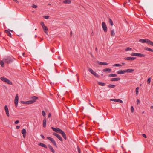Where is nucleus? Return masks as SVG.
I'll list each match as a JSON object with an SVG mask.
<instances>
[{
    "mask_svg": "<svg viewBox=\"0 0 153 153\" xmlns=\"http://www.w3.org/2000/svg\"><path fill=\"white\" fill-rule=\"evenodd\" d=\"M110 101H112L114 102H120V103H123V101L119 99H111L110 100Z\"/></svg>",
    "mask_w": 153,
    "mask_h": 153,
    "instance_id": "nucleus-11",
    "label": "nucleus"
},
{
    "mask_svg": "<svg viewBox=\"0 0 153 153\" xmlns=\"http://www.w3.org/2000/svg\"><path fill=\"white\" fill-rule=\"evenodd\" d=\"M58 58L59 59H60V56H58Z\"/></svg>",
    "mask_w": 153,
    "mask_h": 153,
    "instance_id": "nucleus-59",
    "label": "nucleus"
},
{
    "mask_svg": "<svg viewBox=\"0 0 153 153\" xmlns=\"http://www.w3.org/2000/svg\"><path fill=\"white\" fill-rule=\"evenodd\" d=\"M31 7L33 8H36L37 7V6L35 4H33L32 6Z\"/></svg>",
    "mask_w": 153,
    "mask_h": 153,
    "instance_id": "nucleus-42",
    "label": "nucleus"
},
{
    "mask_svg": "<svg viewBox=\"0 0 153 153\" xmlns=\"http://www.w3.org/2000/svg\"><path fill=\"white\" fill-rule=\"evenodd\" d=\"M120 79V78H114L111 79V81H118Z\"/></svg>",
    "mask_w": 153,
    "mask_h": 153,
    "instance_id": "nucleus-21",
    "label": "nucleus"
},
{
    "mask_svg": "<svg viewBox=\"0 0 153 153\" xmlns=\"http://www.w3.org/2000/svg\"><path fill=\"white\" fill-rule=\"evenodd\" d=\"M49 16H43L44 18L46 19H48L49 18Z\"/></svg>",
    "mask_w": 153,
    "mask_h": 153,
    "instance_id": "nucleus-41",
    "label": "nucleus"
},
{
    "mask_svg": "<svg viewBox=\"0 0 153 153\" xmlns=\"http://www.w3.org/2000/svg\"><path fill=\"white\" fill-rule=\"evenodd\" d=\"M18 94H16V96L14 100V103L16 107H17L18 106Z\"/></svg>",
    "mask_w": 153,
    "mask_h": 153,
    "instance_id": "nucleus-5",
    "label": "nucleus"
},
{
    "mask_svg": "<svg viewBox=\"0 0 153 153\" xmlns=\"http://www.w3.org/2000/svg\"><path fill=\"white\" fill-rule=\"evenodd\" d=\"M51 113H49L48 114V118H50L51 117Z\"/></svg>",
    "mask_w": 153,
    "mask_h": 153,
    "instance_id": "nucleus-52",
    "label": "nucleus"
},
{
    "mask_svg": "<svg viewBox=\"0 0 153 153\" xmlns=\"http://www.w3.org/2000/svg\"><path fill=\"white\" fill-rule=\"evenodd\" d=\"M79 76H78L77 77V81H78V82H79Z\"/></svg>",
    "mask_w": 153,
    "mask_h": 153,
    "instance_id": "nucleus-57",
    "label": "nucleus"
},
{
    "mask_svg": "<svg viewBox=\"0 0 153 153\" xmlns=\"http://www.w3.org/2000/svg\"><path fill=\"white\" fill-rule=\"evenodd\" d=\"M47 31H44L46 33V34H47V35H48V32Z\"/></svg>",
    "mask_w": 153,
    "mask_h": 153,
    "instance_id": "nucleus-55",
    "label": "nucleus"
},
{
    "mask_svg": "<svg viewBox=\"0 0 153 153\" xmlns=\"http://www.w3.org/2000/svg\"><path fill=\"white\" fill-rule=\"evenodd\" d=\"M137 53H132L131 54V55L132 56H137Z\"/></svg>",
    "mask_w": 153,
    "mask_h": 153,
    "instance_id": "nucleus-38",
    "label": "nucleus"
},
{
    "mask_svg": "<svg viewBox=\"0 0 153 153\" xmlns=\"http://www.w3.org/2000/svg\"><path fill=\"white\" fill-rule=\"evenodd\" d=\"M97 63H98V64L99 65H107L108 64L107 63H106V62H99V61L97 62Z\"/></svg>",
    "mask_w": 153,
    "mask_h": 153,
    "instance_id": "nucleus-16",
    "label": "nucleus"
},
{
    "mask_svg": "<svg viewBox=\"0 0 153 153\" xmlns=\"http://www.w3.org/2000/svg\"><path fill=\"white\" fill-rule=\"evenodd\" d=\"M77 150H78V153L80 152L81 150H80V148H79V147L78 146H77Z\"/></svg>",
    "mask_w": 153,
    "mask_h": 153,
    "instance_id": "nucleus-44",
    "label": "nucleus"
},
{
    "mask_svg": "<svg viewBox=\"0 0 153 153\" xmlns=\"http://www.w3.org/2000/svg\"><path fill=\"white\" fill-rule=\"evenodd\" d=\"M15 59L13 58H11L10 56H7L4 58L2 59V60L0 61V65L1 67H4V64H9L11 63Z\"/></svg>",
    "mask_w": 153,
    "mask_h": 153,
    "instance_id": "nucleus-1",
    "label": "nucleus"
},
{
    "mask_svg": "<svg viewBox=\"0 0 153 153\" xmlns=\"http://www.w3.org/2000/svg\"><path fill=\"white\" fill-rule=\"evenodd\" d=\"M148 82L149 83H150L151 82V79L150 78H149L147 80Z\"/></svg>",
    "mask_w": 153,
    "mask_h": 153,
    "instance_id": "nucleus-46",
    "label": "nucleus"
},
{
    "mask_svg": "<svg viewBox=\"0 0 153 153\" xmlns=\"http://www.w3.org/2000/svg\"><path fill=\"white\" fill-rule=\"evenodd\" d=\"M41 137L42 138V139H44L45 138V137L42 134H41V135H40Z\"/></svg>",
    "mask_w": 153,
    "mask_h": 153,
    "instance_id": "nucleus-49",
    "label": "nucleus"
},
{
    "mask_svg": "<svg viewBox=\"0 0 153 153\" xmlns=\"http://www.w3.org/2000/svg\"><path fill=\"white\" fill-rule=\"evenodd\" d=\"M95 51L97 52H98V49H97V48L96 47L95 48Z\"/></svg>",
    "mask_w": 153,
    "mask_h": 153,
    "instance_id": "nucleus-54",
    "label": "nucleus"
},
{
    "mask_svg": "<svg viewBox=\"0 0 153 153\" xmlns=\"http://www.w3.org/2000/svg\"><path fill=\"white\" fill-rule=\"evenodd\" d=\"M46 120L45 118L43 120V125L44 127H45L46 126Z\"/></svg>",
    "mask_w": 153,
    "mask_h": 153,
    "instance_id": "nucleus-24",
    "label": "nucleus"
},
{
    "mask_svg": "<svg viewBox=\"0 0 153 153\" xmlns=\"http://www.w3.org/2000/svg\"><path fill=\"white\" fill-rule=\"evenodd\" d=\"M19 121L18 120H16V121H15V124H17L18 123H19Z\"/></svg>",
    "mask_w": 153,
    "mask_h": 153,
    "instance_id": "nucleus-48",
    "label": "nucleus"
},
{
    "mask_svg": "<svg viewBox=\"0 0 153 153\" xmlns=\"http://www.w3.org/2000/svg\"><path fill=\"white\" fill-rule=\"evenodd\" d=\"M59 133L61 134L62 135L65 140H66L67 139L66 135L65 133L63 131L61 130L60 131V132Z\"/></svg>",
    "mask_w": 153,
    "mask_h": 153,
    "instance_id": "nucleus-13",
    "label": "nucleus"
},
{
    "mask_svg": "<svg viewBox=\"0 0 153 153\" xmlns=\"http://www.w3.org/2000/svg\"><path fill=\"white\" fill-rule=\"evenodd\" d=\"M137 104L138 103H139L140 102V101H139V100L138 99L137 100Z\"/></svg>",
    "mask_w": 153,
    "mask_h": 153,
    "instance_id": "nucleus-53",
    "label": "nucleus"
},
{
    "mask_svg": "<svg viewBox=\"0 0 153 153\" xmlns=\"http://www.w3.org/2000/svg\"><path fill=\"white\" fill-rule=\"evenodd\" d=\"M134 111V108L133 106L131 107V111L132 113H133Z\"/></svg>",
    "mask_w": 153,
    "mask_h": 153,
    "instance_id": "nucleus-43",
    "label": "nucleus"
},
{
    "mask_svg": "<svg viewBox=\"0 0 153 153\" xmlns=\"http://www.w3.org/2000/svg\"><path fill=\"white\" fill-rule=\"evenodd\" d=\"M38 98L36 96H33L30 97V99L33 100H36L38 99Z\"/></svg>",
    "mask_w": 153,
    "mask_h": 153,
    "instance_id": "nucleus-26",
    "label": "nucleus"
},
{
    "mask_svg": "<svg viewBox=\"0 0 153 153\" xmlns=\"http://www.w3.org/2000/svg\"><path fill=\"white\" fill-rule=\"evenodd\" d=\"M125 64V63H124V62H123L122 63V64L124 65Z\"/></svg>",
    "mask_w": 153,
    "mask_h": 153,
    "instance_id": "nucleus-62",
    "label": "nucleus"
},
{
    "mask_svg": "<svg viewBox=\"0 0 153 153\" xmlns=\"http://www.w3.org/2000/svg\"><path fill=\"white\" fill-rule=\"evenodd\" d=\"M5 32L7 34L8 36L10 37H12L10 31L8 30H5Z\"/></svg>",
    "mask_w": 153,
    "mask_h": 153,
    "instance_id": "nucleus-15",
    "label": "nucleus"
},
{
    "mask_svg": "<svg viewBox=\"0 0 153 153\" xmlns=\"http://www.w3.org/2000/svg\"><path fill=\"white\" fill-rule=\"evenodd\" d=\"M131 1L130 0H128V2H130V3H131Z\"/></svg>",
    "mask_w": 153,
    "mask_h": 153,
    "instance_id": "nucleus-61",
    "label": "nucleus"
},
{
    "mask_svg": "<svg viewBox=\"0 0 153 153\" xmlns=\"http://www.w3.org/2000/svg\"><path fill=\"white\" fill-rule=\"evenodd\" d=\"M26 134H23V137H24V138H25V137H26Z\"/></svg>",
    "mask_w": 153,
    "mask_h": 153,
    "instance_id": "nucleus-56",
    "label": "nucleus"
},
{
    "mask_svg": "<svg viewBox=\"0 0 153 153\" xmlns=\"http://www.w3.org/2000/svg\"><path fill=\"white\" fill-rule=\"evenodd\" d=\"M139 89V88L138 87H137L136 88L135 92H136V95H138V92H139V91H138Z\"/></svg>",
    "mask_w": 153,
    "mask_h": 153,
    "instance_id": "nucleus-31",
    "label": "nucleus"
},
{
    "mask_svg": "<svg viewBox=\"0 0 153 153\" xmlns=\"http://www.w3.org/2000/svg\"><path fill=\"white\" fill-rule=\"evenodd\" d=\"M131 50L132 48L129 47H128L125 49L126 51H131Z\"/></svg>",
    "mask_w": 153,
    "mask_h": 153,
    "instance_id": "nucleus-37",
    "label": "nucleus"
},
{
    "mask_svg": "<svg viewBox=\"0 0 153 153\" xmlns=\"http://www.w3.org/2000/svg\"><path fill=\"white\" fill-rule=\"evenodd\" d=\"M136 56L140 57H145V55L140 53H137Z\"/></svg>",
    "mask_w": 153,
    "mask_h": 153,
    "instance_id": "nucleus-20",
    "label": "nucleus"
},
{
    "mask_svg": "<svg viewBox=\"0 0 153 153\" xmlns=\"http://www.w3.org/2000/svg\"><path fill=\"white\" fill-rule=\"evenodd\" d=\"M42 28L44 30V31H48V29L47 26H44L42 27Z\"/></svg>",
    "mask_w": 153,
    "mask_h": 153,
    "instance_id": "nucleus-33",
    "label": "nucleus"
},
{
    "mask_svg": "<svg viewBox=\"0 0 153 153\" xmlns=\"http://www.w3.org/2000/svg\"><path fill=\"white\" fill-rule=\"evenodd\" d=\"M102 25L104 32H106L107 31V27L105 23L104 22H102Z\"/></svg>",
    "mask_w": 153,
    "mask_h": 153,
    "instance_id": "nucleus-6",
    "label": "nucleus"
},
{
    "mask_svg": "<svg viewBox=\"0 0 153 153\" xmlns=\"http://www.w3.org/2000/svg\"><path fill=\"white\" fill-rule=\"evenodd\" d=\"M134 69H127L125 70V72L130 73L134 71Z\"/></svg>",
    "mask_w": 153,
    "mask_h": 153,
    "instance_id": "nucleus-17",
    "label": "nucleus"
},
{
    "mask_svg": "<svg viewBox=\"0 0 153 153\" xmlns=\"http://www.w3.org/2000/svg\"><path fill=\"white\" fill-rule=\"evenodd\" d=\"M51 128L54 131L59 133H60V131L62 130L59 128H56L53 127H51Z\"/></svg>",
    "mask_w": 153,
    "mask_h": 153,
    "instance_id": "nucleus-10",
    "label": "nucleus"
},
{
    "mask_svg": "<svg viewBox=\"0 0 153 153\" xmlns=\"http://www.w3.org/2000/svg\"><path fill=\"white\" fill-rule=\"evenodd\" d=\"M36 101L35 100H30L28 101H27V104H31L34 103Z\"/></svg>",
    "mask_w": 153,
    "mask_h": 153,
    "instance_id": "nucleus-18",
    "label": "nucleus"
},
{
    "mask_svg": "<svg viewBox=\"0 0 153 153\" xmlns=\"http://www.w3.org/2000/svg\"><path fill=\"white\" fill-rule=\"evenodd\" d=\"M139 41L140 42L142 43H146L150 45L153 46V42L148 39H139Z\"/></svg>",
    "mask_w": 153,
    "mask_h": 153,
    "instance_id": "nucleus-2",
    "label": "nucleus"
},
{
    "mask_svg": "<svg viewBox=\"0 0 153 153\" xmlns=\"http://www.w3.org/2000/svg\"><path fill=\"white\" fill-rule=\"evenodd\" d=\"M47 138L49 140H50L51 142L53 143V145L55 146H57V145H56V142H55V140H54V139H53L52 138L50 137H47Z\"/></svg>",
    "mask_w": 153,
    "mask_h": 153,
    "instance_id": "nucleus-8",
    "label": "nucleus"
},
{
    "mask_svg": "<svg viewBox=\"0 0 153 153\" xmlns=\"http://www.w3.org/2000/svg\"><path fill=\"white\" fill-rule=\"evenodd\" d=\"M63 2L65 4H70L71 3V1L70 0H65Z\"/></svg>",
    "mask_w": 153,
    "mask_h": 153,
    "instance_id": "nucleus-25",
    "label": "nucleus"
},
{
    "mask_svg": "<svg viewBox=\"0 0 153 153\" xmlns=\"http://www.w3.org/2000/svg\"><path fill=\"white\" fill-rule=\"evenodd\" d=\"M142 136L143 137H144L145 138H147V136H146V135L145 134H142Z\"/></svg>",
    "mask_w": 153,
    "mask_h": 153,
    "instance_id": "nucleus-47",
    "label": "nucleus"
},
{
    "mask_svg": "<svg viewBox=\"0 0 153 153\" xmlns=\"http://www.w3.org/2000/svg\"><path fill=\"white\" fill-rule=\"evenodd\" d=\"M53 134L57 137L61 141H63L62 139L59 134L55 133H53Z\"/></svg>",
    "mask_w": 153,
    "mask_h": 153,
    "instance_id": "nucleus-9",
    "label": "nucleus"
},
{
    "mask_svg": "<svg viewBox=\"0 0 153 153\" xmlns=\"http://www.w3.org/2000/svg\"><path fill=\"white\" fill-rule=\"evenodd\" d=\"M20 128V126H17L16 127V128L17 129H18Z\"/></svg>",
    "mask_w": 153,
    "mask_h": 153,
    "instance_id": "nucleus-51",
    "label": "nucleus"
},
{
    "mask_svg": "<svg viewBox=\"0 0 153 153\" xmlns=\"http://www.w3.org/2000/svg\"><path fill=\"white\" fill-rule=\"evenodd\" d=\"M41 25L42 26V27H43L44 26H45V25L44 24V23L43 22H40Z\"/></svg>",
    "mask_w": 153,
    "mask_h": 153,
    "instance_id": "nucleus-39",
    "label": "nucleus"
},
{
    "mask_svg": "<svg viewBox=\"0 0 153 153\" xmlns=\"http://www.w3.org/2000/svg\"><path fill=\"white\" fill-rule=\"evenodd\" d=\"M109 22L111 26H112L113 25V22L111 19H109Z\"/></svg>",
    "mask_w": 153,
    "mask_h": 153,
    "instance_id": "nucleus-36",
    "label": "nucleus"
},
{
    "mask_svg": "<svg viewBox=\"0 0 153 153\" xmlns=\"http://www.w3.org/2000/svg\"><path fill=\"white\" fill-rule=\"evenodd\" d=\"M115 35V33H114V30H112L111 31V35L112 36H114Z\"/></svg>",
    "mask_w": 153,
    "mask_h": 153,
    "instance_id": "nucleus-35",
    "label": "nucleus"
},
{
    "mask_svg": "<svg viewBox=\"0 0 153 153\" xmlns=\"http://www.w3.org/2000/svg\"><path fill=\"white\" fill-rule=\"evenodd\" d=\"M89 104L92 107H94L92 105L91 103H89Z\"/></svg>",
    "mask_w": 153,
    "mask_h": 153,
    "instance_id": "nucleus-58",
    "label": "nucleus"
},
{
    "mask_svg": "<svg viewBox=\"0 0 153 153\" xmlns=\"http://www.w3.org/2000/svg\"><path fill=\"white\" fill-rule=\"evenodd\" d=\"M4 110L6 115L8 117H9L10 116L9 111L7 106V105H5L4 106Z\"/></svg>",
    "mask_w": 153,
    "mask_h": 153,
    "instance_id": "nucleus-7",
    "label": "nucleus"
},
{
    "mask_svg": "<svg viewBox=\"0 0 153 153\" xmlns=\"http://www.w3.org/2000/svg\"><path fill=\"white\" fill-rule=\"evenodd\" d=\"M21 102L22 104H27V101H21Z\"/></svg>",
    "mask_w": 153,
    "mask_h": 153,
    "instance_id": "nucleus-45",
    "label": "nucleus"
},
{
    "mask_svg": "<svg viewBox=\"0 0 153 153\" xmlns=\"http://www.w3.org/2000/svg\"><path fill=\"white\" fill-rule=\"evenodd\" d=\"M116 86V85H114L110 84L108 85V87L109 88H114Z\"/></svg>",
    "mask_w": 153,
    "mask_h": 153,
    "instance_id": "nucleus-30",
    "label": "nucleus"
},
{
    "mask_svg": "<svg viewBox=\"0 0 153 153\" xmlns=\"http://www.w3.org/2000/svg\"><path fill=\"white\" fill-rule=\"evenodd\" d=\"M121 66V65L120 64H115L113 65V66L114 67H119Z\"/></svg>",
    "mask_w": 153,
    "mask_h": 153,
    "instance_id": "nucleus-34",
    "label": "nucleus"
},
{
    "mask_svg": "<svg viewBox=\"0 0 153 153\" xmlns=\"http://www.w3.org/2000/svg\"><path fill=\"white\" fill-rule=\"evenodd\" d=\"M117 76V75L115 74H111L108 75V76L112 77H115Z\"/></svg>",
    "mask_w": 153,
    "mask_h": 153,
    "instance_id": "nucleus-28",
    "label": "nucleus"
},
{
    "mask_svg": "<svg viewBox=\"0 0 153 153\" xmlns=\"http://www.w3.org/2000/svg\"><path fill=\"white\" fill-rule=\"evenodd\" d=\"M38 145L39 146H42V147H44L46 149L47 148V146H46V145L42 143H38Z\"/></svg>",
    "mask_w": 153,
    "mask_h": 153,
    "instance_id": "nucleus-19",
    "label": "nucleus"
},
{
    "mask_svg": "<svg viewBox=\"0 0 153 153\" xmlns=\"http://www.w3.org/2000/svg\"><path fill=\"white\" fill-rule=\"evenodd\" d=\"M72 31H71V35H72Z\"/></svg>",
    "mask_w": 153,
    "mask_h": 153,
    "instance_id": "nucleus-63",
    "label": "nucleus"
},
{
    "mask_svg": "<svg viewBox=\"0 0 153 153\" xmlns=\"http://www.w3.org/2000/svg\"><path fill=\"white\" fill-rule=\"evenodd\" d=\"M42 114L43 116L45 117L46 115V114L45 112L44 111H42Z\"/></svg>",
    "mask_w": 153,
    "mask_h": 153,
    "instance_id": "nucleus-40",
    "label": "nucleus"
},
{
    "mask_svg": "<svg viewBox=\"0 0 153 153\" xmlns=\"http://www.w3.org/2000/svg\"><path fill=\"white\" fill-rule=\"evenodd\" d=\"M144 49L145 50L148 51H151L153 52V50L151 48H150L147 47H146L144 48Z\"/></svg>",
    "mask_w": 153,
    "mask_h": 153,
    "instance_id": "nucleus-22",
    "label": "nucleus"
},
{
    "mask_svg": "<svg viewBox=\"0 0 153 153\" xmlns=\"http://www.w3.org/2000/svg\"><path fill=\"white\" fill-rule=\"evenodd\" d=\"M98 83L99 85L102 86H104L105 85V83L101 82H98Z\"/></svg>",
    "mask_w": 153,
    "mask_h": 153,
    "instance_id": "nucleus-29",
    "label": "nucleus"
},
{
    "mask_svg": "<svg viewBox=\"0 0 153 153\" xmlns=\"http://www.w3.org/2000/svg\"><path fill=\"white\" fill-rule=\"evenodd\" d=\"M48 146L49 148L50 149L51 151L53 153H54L55 152V150L50 145H48Z\"/></svg>",
    "mask_w": 153,
    "mask_h": 153,
    "instance_id": "nucleus-23",
    "label": "nucleus"
},
{
    "mask_svg": "<svg viewBox=\"0 0 153 153\" xmlns=\"http://www.w3.org/2000/svg\"><path fill=\"white\" fill-rule=\"evenodd\" d=\"M88 70L89 72H90L92 74L95 76H96L97 77H99V75L91 68H89L88 69Z\"/></svg>",
    "mask_w": 153,
    "mask_h": 153,
    "instance_id": "nucleus-4",
    "label": "nucleus"
},
{
    "mask_svg": "<svg viewBox=\"0 0 153 153\" xmlns=\"http://www.w3.org/2000/svg\"><path fill=\"white\" fill-rule=\"evenodd\" d=\"M14 1L16 2L17 3H19V2L17 0H13Z\"/></svg>",
    "mask_w": 153,
    "mask_h": 153,
    "instance_id": "nucleus-50",
    "label": "nucleus"
},
{
    "mask_svg": "<svg viewBox=\"0 0 153 153\" xmlns=\"http://www.w3.org/2000/svg\"><path fill=\"white\" fill-rule=\"evenodd\" d=\"M153 108V106H151L150 108H151V109H152V108Z\"/></svg>",
    "mask_w": 153,
    "mask_h": 153,
    "instance_id": "nucleus-60",
    "label": "nucleus"
},
{
    "mask_svg": "<svg viewBox=\"0 0 153 153\" xmlns=\"http://www.w3.org/2000/svg\"><path fill=\"white\" fill-rule=\"evenodd\" d=\"M0 79L2 81L6 83L9 85H12L13 84L11 82L9 79H8L4 77H1L0 78Z\"/></svg>",
    "mask_w": 153,
    "mask_h": 153,
    "instance_id": "nucleus-3",
    "label": "nucleus"
},
{
    "mask_svg": "<svg viewBox=\"0 0 153 153\" xmlns=\"http://www.w3.org/2000/svg\"><path fill=\"white\" fill-rule=\"evenodd\" d=\"M136 59L135 57H127L124 58V59L127 60L133 61Z\"/></svg>",
    "mask_w": 153,
    "mask_h": 153,
    "instance_id": "nucleus-12",
    "label": "nucleus"
},
{
    "mask_svg": "<svg viewBox=\"0 0 153 153\" xmlns=\"http://www.w3.org/2000/svg\"><path fill=\"white\" fill-rule=\"evenodd\" d=\"M111 71V69L108 68L104 69L103 70V72H107V71L110 72Z\"/></svg>",
    "mask_w": 153,
    "mask_h": 153,
    "instance_id": "nucleus-27",
    "label": "nucleus"
},
{
    "mask_svg": "<svg viewBox=\"0 0 153 153\" xmlns=\"http://www.w3.org/2000/svg\"><path fill=\"white\" fill-rule=\"evenodd\" d=\"M26 130L25 129H23L22 130V134H26Z\"/></svg>",
    "mask_w": 153,
    "mask_h": 153,
    "instance_id": "nucleus-32",
    "label": "nucleus"
},
{
    "mask_svg": "<svg viewBox=\"0 0 153 153\" xmlns=\"http://www.w3.org/2000/svg\"><path fill=\"white\" fill-rule=\"evenodd\" d=\"M37 36V35H35V37L36 38Z\"/></svg>",
    "mask_w": 153,
    "mask_h": 153,
    "instance_id": "nucleus-64",
    "label": "nucleus"
},
{
    "mask_svg": "<svg viewBox=\"0 0 153 153\" xmlns=\"http://www.w3.org/2000/svg\"><path fill=\"white\" fill-rule=\"evenodd\" d=\"M125 72V70H119V71H117V73L119 74H123Z\"/></svg>",
    "mask_w": 153,
    "mask_h": 153,
    "instance_id": "nucleus-14",
    "label": "nucleus"
}]
</instances>
